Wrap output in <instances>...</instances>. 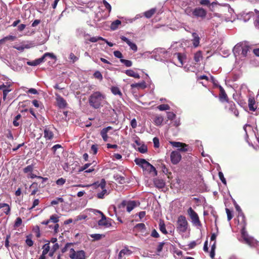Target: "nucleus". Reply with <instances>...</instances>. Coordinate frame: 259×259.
<instances>
[{"label": "nucleus", "instance_id": "61", "mask_svg": "<svg viewBox=\"0 0 259 259\" xmlns=\"http://www.w3.org/2000/svg\"><path fill=\"white\" fill-rule=\"evenodd\" d=\"M87 216L85 215H83V214L79 215L75 218L74 221L77 222V221H80L81 220L85 219L87 218Z\"/></svg>", "mask_w": 259, "mask_h": 259}, {"label": "nucleus", "instance_id": "27", "mask_svg": "<svg viewBox=\"0 0 259 259\" xmlns=\"http://www.w3.org/2000/svg\"><path fill=\"white\" fill-rule=\"evenodd\" d=\"M125 73L127 75L133 77L135 78H140V76L138 73L135 72L134 70L131 69L126 70Z\"/></svg>", "mask_w": 259, "mask_h": 259}, {"label": "nucleus", "instance_id": "49", "mask_svg": "<svg viewBox=\"0 0 259 259\" xmlns=\"http://www.w3.org/2000/svg\"><path fill=\"white\" fill-rule=\"evenodd\" d=\"M22 219L18 217L16 219L15 221L14 227L15 228L19 227L22 224Z\"/></svg>", "mask_w": 259, "mask_h": 259}, {"label": "nucleus", "instance_id": "16", "mask_svg": "<svg viewBox=\"0 0 259 259\" xmlns=\"http://www.w3.org/2000/svg\"><path fill=\"white\" fill-rule=\"evenodd\" d=\"M57 105L60 108H64L67 105L66 101L58 94L56 93Z\"/></svg>", "mask_w": 259, "mask_h": 259}, {"label": "nucleus", "instance_id": "39", "mask_svg": "<svg viewBox=\"0 0 259 259\" xmlns=\"http://www.w3.org/2000/svg\"><path fill=\"white\" fill-rule=\"evenodd\" d=\"M42 249H43V250H42L41 254L46 255L48 253V252L49 251L50 249V245H49V242L45 244L42 246Z\"/></svg>", "mask_w": 259, "mask_h": 259}, {"label": "nucleus", "instance_id": "63", "mask_svg": "<svg viewBox=\"0 0 259 259\" xmlns=\"http://www.w3.org/2000/svg\"><path fill=\"white\" fill-rule=\"evenodd\" d=\"M165 243L162 242L159 243L157 248V251L158 252H160L162 251V248L163 247V246L164 245Z\"/></svg>", "mask_w": 259, "mask_h": 259}, {"label": "nucleus", "instance_id": "20", "mask_svg": "<svg viewBox=\"0 0 259 259\" xmlns=\"http://www.w3.org/2000/svg\"><path fill=\"white\" fill-rule=\"evenodd\" d=\"M248 107L249 110L252 111H254L257 106L255 105V101L254 98L250 97L248 99Z\"/></svg>", "mask_w": 259, "mask_h": 259}, {"label": "nucleus", "instance_id": "33", "mask_svg": "<svg viewBox=\"0 0 259 259\" xmlns=\"http://www.w3.org/2000/svg\"><path fill=\"white\" fill-rule=\"evenodd\" d=\"M90 236L93 238L94 241H97L105 237V235L100 234H91Z\"/></svg>", "mask_w": 259, "mask_h": 259}, {"label": "nucleus", "instance_id": "40", "mask_svg": "<svg viewBox=\"0 0 259 259\" xmlns=\"http://www.w3.org/2000/svg\"><path fill=\"white\" fill-rule=\"evenodd\" d=\"M146 160L144 159L136 158L135 160V162L136 164L139 165L141 167L143 166Z\"/></svg>", "mask_w": 259, "mask_h": 259}, {"label": "nucleus", "instance_id": "58", "mask_svg": "<svg viewBox=\"0 0 259 259\" xmlns=\"http://www.w3.org/2000/svg\"><path fill=\"white\" fill-rule=\"evenodd\" d=\"M226 213L227 214V219L228 221H230L232 218L233 215H232V212L228 208H226Z\"/></svg>", "mask_w": 259, "mask_h": 259}, {"label": "nucleus", "instance_id": "6", "mask_svg": "<svg viewBox=\"0 0 259 259\" xmlns=\"http://www.w3.org/2000/svg\"><path fill=\"white\" fill-rule=\"evenodd\" d=\"M93 185L98 187L101 188L102 191L101 192L97 193V196L99 199H103L105 195L107 194V190L105 189L106 181L104 179H102L101 182L94 183Z\"/></svg>", "mask_w": 259, "mask_h": 259}, {"label": "nucleus", "instance_id": "8", "mask_svg": "<svg viewBox=\"0 0 259 259\" xmlns=\"http://www.w3.org/2000/svg\"><path fill=\"white\" fill-rule=\"evenodd\" d=\"M188 213L189 215L192 223L195 226H201V223L199 221V219L198 214L192 208L190 207L188 209Z\"/></svg>", "mask_w": 259, "mask_h": 259}, {"label": "nucleus", "instance_id": "25", "mask_svg": "<svg viewBox=\"0 0 259 259\" xmlns=\"http://www.w3.org/2000/svg\"><path fill=\"white\" fill-rule=\"evenodd\" d=\"M155 186L158 188H162L165 186V182L162 179H155L154 180Z\"/></svg>", "mask_w": 259, "mask_h": 259}, {"label": "nucleus", "instance_id": "7", "mask_svg": "<svg viewBox=\"0 0 259 259\" xmlns=\"http://www.w3.org/2000/svg\"><path fill=\"white\" fill-rule=\"evenodd\" d=\"M153 53L154 55V59L156 60L161 61L166 58V56L167 52L163 48L156 49L153 51Z\"/></svg>", "mask_w": 259, "mask_h": 259}, {"label": "nucleus", "instance_id": "21", "mask_svg": "<svg viewBox=\"0 0 259 259\" xmlns=\"http://www.w3.org/2000/svg\"><path fill=\"white\" fill-rule=\"evenodd\" d=\"M228 108L230 111L233 112L236 116H238L239 115L238 111L236 109V106L234 103L233 102L228 103Z\"/></svg>", "mask_w": 259, "mask_h": 259}, {"label": "nucleus", "instance_id": "32", "mask_svg": "<svg viewBox=\"0 0 259 259\" xmlns=\"http://www.w3.org/2000/svg\"><path fill=\"white\" fill-rule=\"evenodd\" d=\"M159 230L162 233H163L164 234H167V232L166 231V229L165 228V225L164 224L163 221L160 220L159 223Z\"/></svg>", "mask_w": 259, "mask_h": 259}, {"label": "nucleus", "instance_id": "29", "mask_svg": "<svg viewBox=\"0 0 259 259\" xmlns=\"http://www.w3.org/2000/svg\"><path fill=\"white\" fill-rule=\"evenodd\" d=\"M174 57H176L177 58V59L180 62V66H183V60L185 59V56L183 55H182L181 53H175L174 54Z\"/></svg>", "mask_w": 259, "mask_h": 259}, {"label": "nucleus", "instance_id": "45", "mask_svg": "<svg viewBox=\"0 0 259 259\" xmlns=\"http://www.w3.org/2000/svg\"><path fill=\"white\" fill-rule=\"evenodd\" d=\"M25 242L26 244L29 247L32 246L33 244V241L30 236H27Z\"/></svg>", "mask_w": 259, "mask_h": 259}, {"label": "nucleus", "instance_id": "17", "mask_svg": "<svg viewBox=\"0 0 259 259\" xmlns=\"http://www.w3.org/2000/svg\"><path fill=\"white\" fill-rule=\"evenodd\" d=\"M120 39L122 41L125 42L129 46L131 50H132L134 52L137 51L138 48L137 45L135 43L132 42L129 39H128L124 36H121L120 37Z\"/></svg>", "mask_w": 259, "mask_h": 259}, {"label": "nucleus", "instance_id": "14", "mask_svg": "<svg viewBox=\"0 0 259 259\" xmlns=\"http://www.w3.org/2000/svg\"><path fill=\"white\" fill-rule=\"evenodd\" d=\"M170 157L171 161L174 164H178L182 159V156L178 151L171 152Z\"/></svg>", "mask_w": 259, "mask_h": 259}, {"label": "nucleus", "instance_id": "24", "mask_svg": "<svg viewBox=\"0 0 259 259\" xmlns=\"http://www.w3.org/2000/svg\"><path fill=\"white\" fill-rule=\"evenodd\" d=\"M54 136V134L52 131H51L49 128L47 127H45L44 130V137L46 140H51Z\"/></svg>", "mask_w": 259, "mask_h": 259}, {"label": "nucleus", "instance_id": "56", "mask_svg": "<svg viewBox=\"0 0 259 259\" xmlns=\"http://www.w3.org/2000/svg\"><path fill=\"white\" fill-rule=\"evenodd\" d=\"M139 151L142 153H145L147 151V147L146 146L143 145L139 148Z\"/></svg>", "mask_w": 259, "mask_h": 259}, {"label": "nucleus", "instance_id": "42", "mask_svg": "<svg viewBox=\"0 0 259 259\" xmlns=\"http://www.w3.org/2000/svg\"><path fill=\"white\" fill-rule=\"evenodd\" d=\"M157 108L160 111L167 110L170 109V107L167 104H161L157 107Z\"/></svg>", "mask_w": 259, "mask_h": 259}, {"label": "nucleus", "instance_id": "38", "mask_svg": "<svg viewBox=\"0 0 259 259\" xmlns=\"http://www.w3.org/2000/svg\"><path fill=\"white\" fill-rule=\"evenodd\" d=\"M4 207H7V210H5L4 212L6 214H9L10 212L11 208L9 206V204L5 203H0V209L4 208Z\"/></svg>", "mask_w": 259, "mask_h": 259}, {"label": "nucleus", "instance_id": "34", "mask_svg": "<svg viewBox=\"0 0 259 259\" xmlns=\"http://www.w3.org/2000/svg\"><path fill=\"white\" fill-rule=\"evenodd\" d=\"M194 60L196 62L198 63L202 59V53L201 51H198L194 54Z\"/></svg>", "mask_w": 259, "mask_h": 259}, {"label": "nucleus", "instance_id": "48", "mask_svg": "<svg viewBox=\"0 0 259 259\" xmlns=\"http://www.w3.org/2000/svg\"><path fill=\"white\" fill-rule=\"evenodd\" d=\"M114 178L117 180L120 184H123L124 182V178L118 175H116L114 176Z\"/></svg>", "mask_w": 259, "mask_h": 259}, {"label": "nucleus", "instance_id": "36", "mask_svg": "<svg viewBox=\"0 0 259 259\" xmlns=\"http://www.w3.org/2000/svg\"><path fill=\"white\" fill-rule=\"evenodd\" d=\"M163 121V118L161 116H157L155 117L154 122L155 125H160Z\"/></svg>", "mask_w": 259, "mask_h": 259}, {"label": "nucleus", "instance_id": "12", "mask_svg": "<svg viewBox=\"0 0 259 259\" xmlns=\"http://www.w3.org/2000/svg\"><path fill=\"white\" fill-rule=\"evenodd\" d=\"M206 11L202 8L198 7L194 9L192 17L204 19L206 16Z\"/></svg>", "mask_w": 259, "mask_h": 259}, {"label": "nucleus", "instance_id": "46", "mask_svg": "<svg viewBox=\"0 0 259 259\" xmlns=\"http://www.w3.org/2000/svg\"><path fill=\"white\" fill-rule=\"evenodd\" d=\"M220 98L221 101H227V95L223 90L221 91Z\"/></svg>", "mask_w": 259, "mask_h": 259}, {"label": "nucleus", "instance_id": "28", "mask_svg": "<svg viewBox=\"0 0 259 259\" xmlns=\"http://www.w3.org/2000/svg\"><path fill=\"white\" fill-rule=\"evenodd\" d=\"M16 39V36L13 35H8L0 40V45L5 43L7 41H13Z\"/></svg>", "mask_w": 259, "mask_h": 259}, {"label": "nucleus", "instance_id": "55", "mask_svg": "<svg viewBox=\"0 0 259 259\" xmlns=\"http://www.w3.org/2000/svg\"><path fill=\"white\" fill-rule=\"evenodd\" d=\"M113 54L115 57L119 58L120 59H122L123 56L122 53L120 51H115L114 52Z\"/></svg>", "mask_w": 259, "mask_h": 259}, {"label": "nucleus", "instance_id": "31", "mask_svg": "<svg viewBox=\"0 0 259 259\" xmlns=\"http://www.w3.org/2000/svg\"><path fill=\"white\" fill-rule=\"evenodd\" d=\"M111 91L114 95H118L120 97L122 96L120 89L117 87H112L111 89Z\"/></svg>", "mask_w": 259, "mask_h": 259}, {"label": "nucleus", "instance_id": "23", "mask_svg": "<svg viewBox=\"0 0 259 259\" xmlns=\"http://www.w3.org/2000/svg\"><path fill=\"white\" fill-rule=\"evenodd\" d=\"M132 251L130 250L125 248L119 252L118 254V259H121L124 255H130Z\"/></svg>", "mask_w": 259, "mask_h": 259}, {"label": "nucleus", "instance_id": "51", "mask_svg": "<svg viewBox=\"0 0 259 259\" xmlns=\"http://www.w3.org/2000/svg\"><path fill=\"white\" fill-rule=\"evenodd\" d=\"M33 166L32 165H29L24 168V172L25 173L31 172L33 170Z\"/></svg>", "mask_w": 259, "mask_h": 259}, {"label": "nucleus", "instance_id": "59", "mask_svg": "<svg viewBox=\"0 0 259 259\" xmlns=\"http://www.w3.org/2000/svg\"><path fill=\"white\" fill-rule=\"evenodd\" d=\"M95 77H96V78H98L100 80H102V78H103V76H102V75L101 74V73L97 71H96L95 73H94V74Z\"/></svg>", "mask_w": 259, "mask_h": 259}, {"label": "nucleus", "instance_id": "1", "mask_svg": "<svg viewBox=\"0 0 259 259\" xmlns=\"http://www.w3.org/2000/svg\"><path fill=\"white\" fill-rule=\"evenodd\" d=\"M105 99V96L101 92L97 91L93 93L89 98L90 105L94 109L100 107L102 101Z\"/></svg>", "mask_w": 259, "mask_h": 259}, {"label": "nucleus", "instance_id": "41", "mask_svg": "<svg viewBox=\"0 0 259 259\" xmlns=\"http://www.w3.org/2000/svg\"><path fill=\"white\" fill-rule=\"evenodd\" d=\"M21 117V115L20 114H18L15 118L13 120V123L15 126H18L20 125V123L18 121L20 119Z\"/></svg>", "mask_w": 259, "mask_h": 259}, {"label": "nucleus", "instance_id": "30", "mask_svg": "<svg viewBox=\"0 0 259 259\" xmlns=\"http://www.w3.org/2000/svg\"><path fill=\"white\" fill-rule=\"evenodd\" d=\"M156 9L155 8H152L144 13V16L147 18H151L156 12Z\"/></svg>", "mask_w": 259, "mask_h": 259}, {"label": "nucleus", "instance_id": "18", "mask_svg": "<svg viewBox=\"0 0 259 259\" xmlns=\"http://www.w3.org/2000/svg\"><path fill=\"white\" fill-rule=\"evenodd\" d=\"M112 130L111 126H108L103 128L100 132V135L104 142H107L108 140V133L110 130Z\"/></svg>", "mask_w": 259, "mask_h": 259}, {"label": "nucleus", "instance_id": "19", "mask_svg": "<svg viewBox=\"0 0 259 259\" xmlns=\"http://www.w3.org/2000/svg\"><path fill=\"white\" fill-rule=\"evenodd\" d=\"M192 37H193V39H192V41L193 42V46L195 48H196L199 45L200 37H199L198 34L195 32L192 33Z\"/></svg>", "mask_w": 259, "mask_h": 259}, {"label": "nucleus", "instance_id": "22", "mask_svg": "<svg viewBox=\"0 0 259 259\" xmlns=\"http://www.w3.org/2000/svg\"><path fill=\"white\" fill-rule=\"evenodd\" d=\"M132 89L137 88L139 89H145L147 87L146 82L144 81H143L141 82L133 83L131 85Z\"/></svg>", "mask_w": 259, "mask_h": 259}, {"label": "nucleus", "instance_id": "37", "mask_svg": "<svg viewBox=\"0 0 259 259\" xmlns=\"http://www.w3.org/2000/svg\"><path fill=\"white\" fill-rule=\"evenodd\" d=\"M120 24H121V21L120 20H116L114 21L111 24V26H110L111 29L112 30H116L117 28L118 25H120Z\"/></svg>", "mask_w": 259, "mask_h": 259}, {"label": "nucleus", "instance_id": "64", "mask_svg": "<svg viewBox=\"0 0 259 259\" xmlns=\"http://www.w3.org/2000/svg\"><path fill=\"white\" fill-rule=\"evenodd\" d=\"M33 231L36 233V236L37 237H39L40 236V233L39 231V228L38 226H36L34 229Z\"/></svg>", "mask_w": 259, "mask_h": 259}, {"label": "nucleus", "instance_id": "43", "mask_svg": "<svg viewBox=\"0 0 259 259\" xmlns=\"http://www.w3.org/2000/svg\"><path fill=\"white\" fill-rule=\"evenodd\" d=\"M120 61L124 64L126 67H131L132 66V62L130 60H125V59H120Z\"/></svg>", "mask_w": 259, "mask_h": 259}, {"label": "nucleus", "instance_id": "50", "mask_svg": "<svg viewBox=\"0 0 259 259\" xmlns=\"http://www.w3.org/2000/svg\"><path fill=\"white\" fill-rule=\"evenodd\" d=\"M218 175H219V178L221 180V181H222V182L223 184H224L225 185H226L227 182H226L225 178L224 177V175H223V172L221 171H219Z\"/></svg>", "mask_w": 259, "mask_h": 259}, {"label": "nucleus", "instance_id": "52", "mask_svg": "<svg viewBox=\"0 0 259 259\" xmlns=\"http://www.w3.org/2000/svg\"><path fill=\"white\" fill-rule=\"evenodd\" d=\"M255 12L257 15L255 21V25L256 27L259 28V11L255 9Z\"/></svg>", "mask_w": 259, "mask_h": 259}, {"label": "nucleus", "instance_id": "57", "mask_svg": "<svg viewBox=\"0 0 259 259\" xmlns=\"http://www.w3.org/2000/svg\"><path fill=\"white\" fill-rule=\"evenodd\" d=\"M153 142L154 143V146L155 148H158L159 147V139L157 137H155L153 139Z\"/></svg>", "mask_w": 259, "mask_h": 259}, {"label": "nucleus", "instance_id": "60", "mask_svg": "<svg viewBox=\"0 0 259 259\" xmlns=\"http://www.w3.org/2000/svg\"><path fill=\"white\" fill-rule=\"evenodd\" d=\"M39 200L38 199H34V200L33 201V204H32V206L29 208V210H31L33 208H34L35 206H36L37 205H38L39 204Z\"/></svg>", "mask_w": 259, "mask_h": 259}, {"label": "nucleus", "instance_id": "9", "mask_svg": "<svg viewBox=\"0 0 259 259\" xmlns=\"http://www.w3.org/2000/svg\"><path fill=\"white\" fill-rule=\"evenodd\" d=\"M136 205V202L135 201L123 200L120 204L119 207L121 208L126 207V211L130 212Z\"/></svg>", "mask_w": 259, "mask_h": 259}, {"label": "nucleus", "instance_id": "15", "mask_svg": "<svg viewBox=\"0 0 259 259\" xmlns=\"http://www.w3.org/2000/svg\"><path fill=\"white\" fill-rule=\"evenodd\" d=\"M169 143L173 147L179 148V150L180 151L186 152L188 151L187 147L188 146L185 143L174 141H170Z\"/></svg>", "mask_w": 259, "mask_h": 259}, {"label": "nucleus", "instance_id": "5", "mask_svg": "<svg viewBox=\"0 0 259 259\" xmlns=\"http://www.w3.org/2000/svg\"><path fill=\"white\" fill-rule=\"evenodd\" d=\"M242 237L245 242L251 247H256L258 245V241L254 238L249 237L245 232L244 229L242 230Z\"/></svg>", "mask_w": 259, "mask_h": 259}, {"label": "nucleus", "instance_id": "3", "mask_svg": "<svg viewBox=\"0 0 259 259\" xmlns=\"http://www.w3.org/2000/svg\"><path fill=\"white\" fill-rule=\"evenodd\" d=\"M180 6L186 15L192 17L194 9L192 8L191 1H183L181 3Z\"/></svg>", "mask_w": 259, "mask_h": 259}, {"label": "nucleus", "instance_id": "53", "mask_svg": "<svg viewBox=\"0 0 259 259\" xmlns=\"http://www.w3.org/2000/svg\"><path fill=\"white\" fill-rule=\"evenodd\" d=\"M66 180L63 178H61L57 180L56 184L59 186H62L65 184Z\"/></svg>", "mask_w": 259, "mask_h": 259}, {"label": "nucleus", "instance_id": "4", "mask_svg": "<svg viewBox=\"0 0 259 259\" xmlns=\"http://www.w3.org/2000/svg\"><path fill=\"white\" fill-rule=\"evenodd\" d=\"M177 229L180 232L184 233L188 228V222L186 218L183 215H181L178 218Z\"/></svg>", "mask_w": 259, "mask_h": 259}, {"label": "nucleus", "instance_id": "26", "mask_svg": "<svg viewBox=\"0 0 259 259\" xmlns=\"http://www.w3.org/2000/svg\"><path fill=\"white\" fill-rule=\"evenodd\" d=\"M47 56H50L51 58H52L53 59H54L56 58L55 56L53 54L46 53L41 58L36 59L37 64L39 65L41 63L44 62L45 58Z\"/></svg>", "mask_w": 259, "mask_h": 259}, {"label": "nucleus", "instance_id": "11", "mask_svg": "<svg viewBox=\"0 0 259 259\" xmlns=\"http://www.w3.org/2000/svg\"><path fill=\"white\" fill-rule=\"evenodd\" d=\"M93 211L101 214L102 216L101 219L98 221V225L99 226H103L106 228H108L111 226V224L107 220L105 215L101 211L98 210H93Z\"/></svg>", "mask_w": 259, "mask_h": 259}, {"label": "nucleus", "instance_id": "44", "mask_svg": "<svg viewBox=\"0 0 259 259\" xmlns=\"http://www.w3.org/2000/svg\"><path fill=\"white\" fill-rule=\"evenodd\" d=\"M135 228L141 230V231H144L146 229V226L144 223H139V224H137L135 226Z\"/></svg>", "mask_w": 259, "mask_h": 259}, {"label": "nucleus", "instance_id": "54", "mask_svg": "<svg viewBox=\"0 0 259 259\" xmlns=\"http://www.w3.org/2000/svg\"><path fill=\"white\" fill-rule=\"evenodd\" d=\"M167 116L168 119L172 120L176 117V114L172 112H167Z\"/></svg>", "mask_w": 259, "mask_h": 259}, {"label": "nucleus", "instance_id": "13", "mask_svg": "<svg viewBox=\"0 0 259 259\" xmlns=\"http://www.w3.org/2000/svg\"><path fill=\"white\" fill-rule=\"evenodd\" d=\"M49 220L50 223L52 222L55 224V225L53 226L54 233L55 234L58 233L59 232V225L58 224V222L59 221V217L58 216V215L55 214L52 215Z\"/></svg>", "mask_w": 259, "mask_h": 259}, {"label": "nucleus", "instance_id": "35", "mask_svg": "<svg viewBox=\"0 0 259 259\" xmlns=\"http://www.w3.org/2000/svg\"><path fill=\"white\" fill-rule=\"evenodd\" d=\"M146 170L150 174H153L154 176H157V175L156 168L151 164Z\"/></svg>", "mask_w": 259, "mask_h": 259}, {"label": "nucleus", "instance_id": "2", "mask_svg": "<svg viewBox=\"0 0 259 259\" xmlns=\"http://www.w3.org/2000/svg\"><path fill=\"white\" fill-rule=\"evenodd\" d=\"M251 48L245 42H241L237 44L233 48V51L234 55L236 56L241 55L245 57L247 56L248 52H250Z\"/></svg>", "mask_w": 259, "mask_h": 259}, {"label": "nucleus", "instance_id": "47", "mask_svg": "<svg viewBox=\"0 0 259 259\" xmlns=\"http://www.w3.org/2000/svg\"><path fill=\"white\" fill-rule=\"evenodd\" d=\"M69 58L73 63L77 61L78 59V58L75 56L74 54L72 53L70 54Z\"/></svg>", "mask_w": 259, "mask_h": 259}, {"label": "nucleus", "instance_id": "10", "mask_svg": "<svg viewBox=\"0 0 259 259\" xmlns=\"http://www.w3.org/2000/svg\"><path fill=\"white\" fill-rule=\"evenodd\" d=\"M69 257L71 259H85V252L83 250L76 252L74 249L71 248Z\"/></svg>", "mask_w": 259, "mask_h": 259}, {"label": "nucleus", "instance_id": "62", "mask_svg": "<svg viewBox=\"0 0 259 259\" xmlns=\"http://www.w3.org/2000/svg\"><path fill=\"white\" fill-rule=\"evenodd\" d=\"M103 3L104 4V6L106 7L107 9L110 12L111 10V5L105 0H103Z\"/></svg>", "mask_w": 259, "mask_h": 259}]
</instances>
